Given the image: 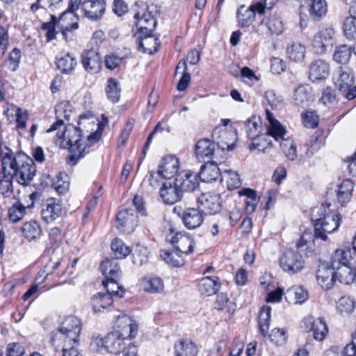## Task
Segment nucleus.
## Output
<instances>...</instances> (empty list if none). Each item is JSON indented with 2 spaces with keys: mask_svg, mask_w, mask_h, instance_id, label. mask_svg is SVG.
I'll list each match as a JSON object with an SVG mask.
<instances>
[{
  "mask_svg": "<svg viewBox=\"0 0 356 356\" xmlns=\"http://www.w3.org/2000/svg\"><path fill=\"white\" fill-rule=\"evenodd\" d=\"M66 268L67 266H63V260L61 259L56 261H50L44 267V272L47 271L44 279L54 280V277H61L65 274Z\"/></svg>",
  "mask_w": 356,
  "mask_h": 356,
  "instance_id": "39",
  "label": "nucleus"
},
{
  "mask_svg": "<svg viewBox=\"0 0 356 356\" xmlns=\"http://www.w3.org/2000/svg\"><path fill=\"white\" fill-rule=\"evenodd\" d=\"M134 37L136 39L138 51L149 54H153L158 51L160 42L159 39L155 38L152 33L141 34V33H135Z\"/></svg>",
  "mask_w": 356,
  "mask_h": 356,
  "instance_id": "16",
  "label": "nucleus"
},
{
  "mask_svg": "<svg viewBox=\"0 0 356 356\" xmlns=\"http://www.w3.org/2000/svg\"><path fill=\"white\" fill-rule=\"evenodd\" d=\"M81 330V323L79 319L74 316L67 318L63 325L53 333L51 342L55 350H58L63 342L78 343Z\"/></svg>",
  "mask_w": 356,
  "mask_h": 356,
  "instance_id": "4",
  "label": "nucleus"
},
{
  "mask_svg": "<svg viewBox=\"0 0 356 356\" xmlns=\"http://www.w3.org/2000/svg\"><path fill=\"white\" fill-rule=\"evenodd\" d=\"M159 193L163 202L166 204H173L180 201L183 197V193L175 179L163 182Z\"/></svg>",
  "mask_w": 356,
  "mask_h": 356,
  "instance_id": "15",
  "label": "nucleus"
},
{
  "mask_svg": "<svg viewBox=\"0 0 356 356\" xmlns=\"http://www.w3.org/2000/svg\"><path fill=\"white\" fill-rule=\"evenodd\" d=\"M266 112L267 119L270 124L268 129V134H270L276 141H280V138L285 135L286 131L282 125L273 118V114L268 110H266Z\"/></svg>",
  "mask_w": 356,
  "mask_h": 356,
  "instance_id": "43",
  "label": "nucleus"
},
{
  "mask_svg": "<svg viewBox=\"0 0 356 356\" xmlns=\"http://www.w3.org/2000/svg\"><path fill=\"white\" fill-rule=\"evenodd\" d=\"M352 253L350 248L337 249L331 256L330 266L334 269L349 264Z\"/></svg>",
  "mask_w": 356,
  "mask_h": 356,
  "instance_id": "37",
  "label": "nucleus"
},
{
  "mask_svg": "<svg viewBox=\"0 0 356 356\" xmlns=\"http://www.w3.org/2000/svg\"><path fill=\"white\" fill-rule=\"evenodd\" d=\"M335 30L332 26L322 27L314 35L312 47L317 54L330 51L334 42Z\"/></svg>",
  "mask_w": 356,
  "mask_h": 356,
  "instance_id": "7",
  "label": "nucleus"
},
{
  "mask_svg": "<svg viewBox=\"0 0 356 356\" xmlns=\"http://www.w3.org/2000/svg\"><path fill=\"white\" fill-rule=\"evenodd\" d=\"M4 149L6 152L1 159V166L5 168L6 165L13 177H17L19 184L27 186L37 172L33 160L25 154L15 155L7 147H4Z\"/></svg>",
  "mask_w": 356,
  "mask_h": 356,
  "instance_id": "2",
  "label": "nucleus"
},
{
  "mask_svg": "<svg viewBox=\"0 0 356 356\" xmlns=\"http://www.w3.org/2000/svg\"><path fill=\"white\" fill-rule=\"evenodd\" d=\"M220 168L218 167L217 161H207L202 165L199 172V178L204 182H211L221 177Z\"/></svg>",
  "mask_w": 356,
  "mask_h": 356,
  "instance_id": "30",
  "label": "nucleus"
},
{
  "mask_svg": "<svg viewBox=\"0 0 356 356\" xmlns=\"http://www.w3.org/2000/svg\"><path fill=\"white\" fill-rule=\"evenodd\" d=\"M266 98L273 109H280L284 105V99L282 96L277 95L273 90L266 92Z\"/></svg>",
  "mask_w": 356,
  "mask_h": 356,
  "instance_id": "62",
  "label": "nucleus"
},
{
  "mask_svg": "<svg viewBox=\"0 0 356 356\" xmlns=\"http://www.w3.org/2000/svg\"><path fill=\"white\" fill-rule=\"evenodd\" d=\"M355 307L354 300L349 296H342L337 303V308L341 314H349Z\"/></svg>",
  "mask_w": 356,
  "mask_h": 356,
  "instance_id": "59",
  "label": "nucleus"
},
{
  "mask_svg": "<svg viewBox=\"0 0 356 356\" xmlns=\"http://www.w3.org/2000/svg\"><path fill=\"white\" fill-rule=\"evenodd\" d=\"M111 250L118 259H124L131 252L130 248L118 238H115L112 241Z\"/></svg>",
  "mask_w": 356,
  "mask_h": 356,
  "instance_id": "54",
  "label": "nucleus"
},
{
  "mask_svg": "<svg viewBox=\"0 0 356 356\" xmlns=\"http://www.w3.org/2000/svg\"><path fill=\"white\" fill-rule=\"evenodd\" d=\"M289 295H293L296 303H303L308 299V292L302 286H292L287 291Z\"/></svg>",
  "mask_w": 356,
  "mask_h": 356,
  "instance_id": "63",
  "label": "nucleus"
},
{
  "mask_svg": "<svg viewBox=\"0 0 356 356\" xmlns=\"http://www.w3.org/2000/svg\"><path fill=\"white\" fill-rule=\"evenodd\" d=\"M280 266L284 271L296 274L304 268L305 262L299 252L289 249L280 257Z\"/></svg>",
  "mask_w": 356,
  "mask_h": 356,
  "instance_id": "12",
  "label": "nucleus"
},
{
  "mask_svg": "<svg viewBox=\"0 0 356 356\" xmlns=\"http://www.w3.org/2000/svg\"><path fill=\"white\" fill-rule=\"evenodd\" d=\"M335 275L341 283L350 284L354 282V270L348 265L335 269Z\"/></svg>",
  "mask_w": 356,
  "mask_h": 356,
  "instance_id": "56",
  "label": "nucleus"
},
{
  "mask_svg": "<svg viewBox=\"0 0 356 356\" xmlns=\"http://www.w3.org/2000/svg\"><path fill=\"white\" fill-rule=\"evenodd\" d=\"M104 288L106 289V294H109L113 298V296L121 298L124 291L122 287L119 285L118 280L103 281Z\"/></svg>",
  "mask_w": 356,
  "mask_h": 356,
  "instance_id": "60",
  "label": "nucleus"
},
{
  "mask_svg": "<svg viewBox=\"0 0 356 356\" xmlns=\"http://www.w3.org/2000/svg\"><path fill=\"white\" fill-rule=\"evenodd\" d=\"M13 177L8 168L1 166L0 171V194L3 197H10L13 193Z\"/></svg>",
  "mask_w": 356,
  "mask_h": 356,
  "instance_id": "34",
  "label": "nucleus"
},
{
  "mask_svg": "<svg viewBox=\"0 0 356 356\" xmlns=\"http://www.w3.org/2000/svg\"><path fill=\"white\" fill-rule=\"evenodd\" d=\"M195 156L200 162L213 159L216 154V143L209 139H201L195 147Z\"/></svg>",
  "mask_w": 356,
  "mask_h": 356,
  "instance_id": "24",
  "label": "nucleus"
},
{
  "mask_svg": "<svg viewBox=\"0 0 356 356\" xmlns=\"http://www.w3.org/2000/svg\"><path fill=\"white\" fill-rule=\"evenodd\" d=\"M170 243L182 254H188L193 252L195 242L191 235L188 233H176L172 236Z\"/></svg>",
  "mask_w": 356,
  "mask_h": 356,
  "instance_id": "22",
  "label": "nucleus"
},
{
  "mask_svg": "<svg viewBox=\"0 0 356 356\" xmlns=\"http://www.w3.org/2000/svg\"><path fill=\"white\" fill-rule=\"evenodd\" d=\"M143 287L145 291L150 293H161L165 289L163 280L159 277H145L143 280Z\"/></svg>",
  "mask_w": 356,
  "mask_h": 356,
  "instance_id": "41",
  "label": "nucleus"
},
{
  "mask_svg": "<svg viewBox=\"0 0 356 356\" xmlns=\"http://www.w3.org/2000/svg\"><path fill=\"white\" fill-rule=\"evenodd\" d=\"M220 288L218 277H205L198 284V290L201 294L209 296L215 294Z\"/></svg>",
  "mask_w": 356,
  "mask_h": 356,
  "instance_id": "36",
  "label": "nucleus"
},
{
  "mask_svg": "<svg viewBox=\"0 0 356 356\" xmlns=\"http://www.w3.org/2000/svg\"><path fill=\"white\" fill-rule=\"evenodd\" d=\"M284 135L282 138L280 145L286 156L291 161H293L297 157L296 147L293 141L290 138H284Z\"/></svg>",
  "mask_w": 356,
  "mask_h": 356,
  "instance_id": "57",
  "label": "nucleus"
},
{
  "mask_svg": "<svg viewBox=\"0 0 356 356\" xmlns=\"http://www.w3.org/2000/svg\"><path fill=\"white\" fill-rule=\"evenodd\" d=\"M22 232L24 238L31 241L39 238L42 233L40 223L36 220L26 222L22 227Z\"/></svg>",
  "mask_w": 356,
  "mask_h": 356,
  "instance_id": "38",
  "label": "nucleus"
},
{
  "mask_svg": "<svg viewBox=\"0 0 356 356\" xmlns=\"http://www.w3.org/2000/svg\"><path fill=\"white\" fill-rule=\"evenodd\" d=\"M199 177L197 174L188 171L178 175L175 179L181 193L193 192L199 186Z\"/></svg>",
  "mask_w": 356,
  "mask_h": 356,
  "instance_id": "27",
  "label": "nucleus"
},
{
  "mask_svg": "<svg viewBox=\"0 0 356 356\" xmlns=\"http://www.w3.org/2000/svg\"><path fill=\"white\" fill-rule=\"evenodd\" d=\"M220 181L225 182L228 189L238 188L241 185L239 175L237 172L226 170L221 174Z\"/></svg>",
  "mask_w": 356,
  "mask_h": 356,
  "instance_id": "52",
  "label": "nucleus"
},
{
  "mask_svg": "<svg viewBox=\"0 0 356 356\" xmlns=\"http://www.w3.org/2000/svg\"><path fill=\"white\" fill-rule=\"evenodd\" d=\"M115 318V327L113 331H119L124 334L127 338L132 339L136 336L138 325L136 322L129 316L125 314H118L114 316Z\"/></svg>",
  "mask_w": 356,
  "mask_h": 356,
  "instance_id": "19",
  "label": "nucleus"
},
{
  "mask_svg": "<svg viewBox=\"0 0 356 356\" xmlns=\"http://www.w3.org/2000/svg\"><path fill=\"white\" fill-rule=\"evenodd\" d=\"M181 252L177 250H161V257L168 264L175 267H179L184 264L185 260L181 255Z\"/></svg>",
  "mask_w": 356,
  "mask_h": 356,
  "instance_id": "47",
  "label": "nucleus"
},
{
  "mask_svg": "<svg viewBox=\"0 0 356 356\" xmlns=\"http://www.w3.org/2000/svg\"><path fill=\"white\" fill-rule=\"evenodd\" d=\"M61 211V206L54 199L48 200L42 205V218L47 223L51 222L60 216Z\"/></svg>",
  "mask_w": 356,
  "mask_h": 356,
  "instance_id": "29",
  "label": "nucleus"
},
{
  "mask_svg": "<svg viewBox=\"0 0 356 356\" xmlns=\"http://www.w3.org/2000/svg\"><path fill=\"white\" fill-rule=\"evenodd\" d=\"M106 94L108 100L112 103L119 102L121 95L120 83L114 78H109L106 86Z\"/></svg>",
  "mask_w": 356,
  "mask_h": 356,
  "instance_id": "45",
  "label": "nucleus"
},
{
  "mask_svg": "<svg viewBox=\"0 0 356 356\" xmlns=\"http://www.w3.org/2000/svg\"><path fill=\"white\" fill-rule=\"evenodd\" d=\"M329 74V64L324 60H314L309 65V78L313 82H317L325 79Z\"/></svg>",
  "mask_w": 356,
  "mask_h": 356,
  "instance_id": "26",
  "label": "nucleus"
},
{
  "mask_svg": "<svg viewBox=\"0 0 356 356\" xmlns=\"http://www.w3.org/2000/svg\"><path fill=\"white\" fill-rule=\"evenodd\" d=\"M259 6L256 3L252 4L249 7L241 6L237 11V18L238 25L241 27H248L254 21L255 13H259Z\"/></svg>",
  "mask_w": 356,
  "mask_h": 356,
  "instance_id": "28",
  "label": "nucleus"
},
{
  "mask_svg": "<svg viewBox=\"0 0 356 356\" xmlns=\"http://www.w3.org/2000/svg\"><path fill=\"white\" fill-rule=\"evenodd\" d=\"M154 11L156 12L154 6H147L145 11L143 13L138 12L135 14V26L137 29L136 33H141V34H151L153 33L157 25V22L153 15Z\"/></svg>",
  "mask_w": 356,
  "mask_h": 356,
  "instance_id": "11",
  "label": "nucleus"
},
{
  "mask_svg": "<svg viewBox=\"0 0 356 356\" xmlns=\"http://www.w3.org/2000/svg\"><path fill=\"white\" fill-rule=\"evenodd\" d=\"M261 130V122L259 118L252 116L245 122V131L248 138L252 140L256 138Z\"/></svg>",
  "mask_w": 356,
  "mask_h": 356,
  "instance_id": "48",
  "label": "nucleus"
},
{
  "mask_svg": "<svg viewBox=\"0 0 356 356\" xmlns=\"http://www.w3.org/2000/svg\"><path fill=\"white\" fill-rule=\"evenodd\" d=\"M176 356H197V349L191 341L182 340L175 345Z\"/></svg>",
  "mask_w": 356,
  "mask_h": 356,
  "instance_id": "46",
  "label": "nucleus"
},
{
  "mask_svg": "<svg viewBox=\"0 0 356 356\" xmlns=\"http://www.w3.org/2000/svg\"><path fill=\"white\" fill-rule=\"evenodd\" d=\"M100 268L102 274L105 277L104 281L118 280L121 270L117 262L113 259H106L101 264Z\"/></svg>",
  "mask_w": 356,
  "mask_h": 356,
  "instance_id": "32",
  "label": "nucleus"
},
{
  "mask_svg": "<svg viewBox=\"0 0 356 356\" xmlns=\"http://www.w3.org/2000/svg\"><path fill=\"white\" fill-rule=\"evenodd\" d=\"M81 9L84 16L92 21L99 19L106 10L104 0H88L82 3Z\"/></svg>",
  "mask_w": 356,
  "mask_h": 356,
  "instance_id": "20",
  "label": "nucleus"
},
{
  "mask_svg": "<svg viewBox=\"0 0 356 356\" xmlns=\"http://www.w3.org/2000/svg\"><path fill=\"white\" fill-rule=\"evenodd\" d=\"M78 343H70L69 341L63 342L56 352L61 351L63 356H81L78 350L75 348V345Z\"/></svg>",
  "mask_w": 356,
  "mask_h": 356,
  "instance_id": "64",
  "label": "nucleus"
},
{
  "mask_svg": "<svg viewBox=\"0 0 356 356\" xmlns=\"http://www.w3.org/2000/svg\"><path fill=\"white\" fill-rule=\"evenodd\" d=\"M127 339L124 334L119 331H113L108 333L104 338H95L92 340V346L101 344L106 350L111 353L119 354L124 349V340Z\"/></svg>",
  "mask_w": 356,
  "mask_h": 356,
  "instance_id": "9",
  "label": "nucleus"
},
{
  "mask_svg": "<svg viewBox=\"0 0 356 356\" xmlns=\"http://www.w3.org/2000/svg\"><path fill=\"white\" fill-rule=\"evenodd\" d=\"M270 311L271 309L269 306H264L259 314V328L264 337L268 336L270 321ZM268 337L277 345H282L286 341V332L284 329L275 328L271 331Z\"/></svg>",
  "mask_w": 356,
  "mask_h": 356,
  "instance_id": "5",
  "label": "nucleus"
},
{
  "mask_svg": "<svg viewBox=\"0 0 356 356\" xmlns=\"http://www.w3.org/2000/svg\"><path fill=\"white\" fill-rule=\"evenodd\" d=\"M238 195L239 196L246 197L245 200V212L248 214L252 213L255 211L259 202L256 192L250 188H243L238 191Z\"/></svg>",
  "mask_w": 356,
  "mask_h": 356,
  "instance_id": "42",
  "label": "nucleus"
},
{
  "mask_svg": "<svg viewBox=\"0 0 356 356\" xmlns=\"http://www.w3.org/2000/svg\"><path fill=\"white\" fill-rule=\"evenodd\" d=\"M131 252L132 261L134 265L141 266L147 261L149 252L146 247L140 244H136Z\"/></svg>",
  "mask_w": 356,
  "mask_h": 356,
  "instance_id": "55",
  "label": "nucleus"
},
{
  "mask_svg": "<svg viewBox=\"0 0 356 356\" xmlns=\"http://www.w3.org/2000/svg\"><path fill=\"white\" fill-rule=\"evenodd\" d=\"M113 303V298L109 294L98 293L92 298V305L95 312H104Z\"/></svg>",
  "mask_w": 356,
  "mask_h": 356,
  "instance_id": "44",
  "label": "nucleus"
},
{
  "mask_svg": "<svg viewBox=\"0 0 356 356\" xmlns=\"http://www.w3.org/2000/svg\"><path fill=\"white\" fill-rule=\"evenodd\" d=\"M353 49L346 44L338 46L334 50L333 60L340 64L346 65L352 56Z\"/></svg>",
  "mask_w": 356,
  "mask_h": 356,
  "instance_id": "51",
  "label": "nucleus"
},
{
  "mask_svg": "<svg viewBox=\"0 0 356 356\" xmlns=\"http://www.w3.org/2000/svg\"><path fill=\"white\" fill-rule=\"evenodd\" d=\"M179 166L178 159L173 155H168L163 158L157 171L162 179L170 180L177 174Z\"/></svg>",
  "mask_w": 356,
  "mask_h": 356,
  "instance_id": "23",
  "label": "nucleus"
},
{
  "mask_svg": "<svg viewBox=\"0 0 356 356\" xmlns=\"http://www.w3.org/2000/svg\"><path fill=\"white\" fill-rule=\"evenodd\" d=\"M272 136L268 134V130L266 134L259 135L256 138L252 140L250 145H249V149L250 150L257 149L258 151L264 152L268 147L272 145L270 140Z\"/></svg>",
  "mask_w": 356,
  "mask_h": 356,
  "instance_id": "53",
  "label": "nucleus"
},
{
  "mask_svg": "<svg viewBox=\"0 0 356 356\" xmlns=\"http://www.w3.org/2000/svg\"><path fill=\"white\" fill-rule=\"evenodd\" d=\"M137 223V216L133 209H122L116 216V227L121 232L132 233Z\"/></svg>",
  "mask_w": 356,
  "mask_h": 356,
  "instance_id": "14",
  "label": "nucleus"
},
{
  "mask_svg": "<svg viewBox=\"0 0 356 356\" xmlns=\"http://www.w3.org/2000/svg\"><path fill=\"white\" fill-rule=\"evenodd\" d=\"M335 77V84L341 92H347L355 82L353 70L347 67H339Z\"/></svg>",
  "mask_w": 356,
  "mask_h": 356,
  "instance_id": "25",
  "label": "nucleus"
},
{
  "mask_svg": "<svg viewBox=\"0 0 356 356\" xmlns=\"http://www.w3.org/2000/svg\"><path fill=\"white\" fill-rule=\"evenodd\" d=\"M308 7L309 16L314 21L323 19L328 11V6L325 0H310Z\"/></svg>",
  "mask_w": 356,
  "mask_h": 356,
  "instance_id": "33",
  "label": "nucleus"
},
{
  "mask_svg": "<svg viewBox=\"0 0 356 356\" xmlns=\"http://www.w3.org/2000/svg\"><path fill=\"white\" fill-rule=\"evenodd\" d=\"M173 212L181 219L184 226L188 229L199 227L204 221L202 213L199 209L176 206Z\"/></svg>",
  "mask_w": 356,
  "mask_h": 356,
  "instance_id": "10",
  "label": "nucleus"
},
{
  "mask_svg": "<svg viewBox=\"0 0 356 356\" xmlns=\"http://www.w3.org/2000/svg\"><path fill=\"white\" fill-rule=\"evenodd\" d=\"M316 277L321 287L325 290H329L333 287L336 281L335 269L328 263H321L316 271Z\"/></svg>",
  "mask_w": 356,
  "mask_h": 356,
  "instance_id": "17",
  "label": "nucleus"
},
{
  "mask_svg": "<svg viewBox=\"0 0 356 356\" xmlns=\"http://www.w3.org/2000/svg\"><path fill=\"white\" fill-rule=\"evenodd\" d=\"M306 50L307 47L305 44L298 42H293L287 46L286 54L287 58L291 61L300 63L303 61L305 57Z\"/></svg>",
  "mask_w": 356,
  "mask_h": 356,
  "instance_id": "35",
  "label": "nucleus"
},
{
  "mask_svg": "<svg viewBox=\"0 0 356 356\" xmlns=\"http://www.w3.org/2000/svg\"><path fill=\"white\" fill-rule=\"evenodd\" d=\"M283 31V22L276 14L265 17L256 28V32L265 39H269L273 35H280Z\"/></svg>",
  "mask_w": 356,
  "mask_h": 356,
  "instance_id": "8",
  "label": "nucleus"
},
{
  "mask_svg": "<svg viewBox=\"0 0 356 356\" xmlns=\"http://www.w3.org/2000/svg\"><path fill=\"white\" fill-rule=\"evenodd\" d=\"M82 65L84 69L91 73L96 74L102 68V58L99 54L95 49L84 50L81 54Z\"/></svg>",
  "mask_w": 356,
  "mask_h": 356,
  "instance_id": "21",
  "label": "nucleus"
},
{
  "mask_svg": "<svg viewBox=\"0 0 356 356\" xmlns=\"http://www.w3.org/2000/svg\"><path fill=\"white\" fill-rule=\"evenodd\" d=\"M311 220L314 227L315 238L326 241L327 234H332L338 230L341 216L339 213L327 214L326 208L321 204L312 209Z\"/></svg>",
  "mask_w": 356,
  "mask_h": 356,
  "instance_id": "3",
  "label": "nucleus"
},
{
  "mask_svg": "<svg viewBox=\"0 0 356 356\" xmlns=\"http://www.w3.org/2000/svg\"><path fill=\"white\" fill-rule=\"evenodd\" d=\"M68 8L60 15L58 25L65 40L67 39L73 31L79 28L78 17L74 14L81 3V0H69Z\"/></svg>",
  "mask_w": 356,
  "mask_h": 356,
  "instance_id": "6",
  "label": "nucleus"
},
{
  "mask_svg": "<svg viewBox=\"0 0 356 356\" xmlns=\"http://www.w3.org/2000/svg\"><path fill=\"white\" fill-rule=\"evenodd\" d=\"M311 99L310 88L308 86H300L294 90L293 100L296 105L305 107Z\"/></svg>",
  "mask_w": 356,
  "mask_h": 356,
  "instance_id": "50",
  "label": "nucleus"
},
{
  "mask_svg": "<svg viewBox=\"0 0 356 356\" xmlns=\"http://www.w3.org/2000/svg\"><path fill=\"white\" fill-rule=\"evenodd\" d=\"M77 65L76 58L70 53L58 57L56 66L63 72L69 74L72 72Z\"/></svg>",
  "mask_w": 356,
  "mask_h": 356,
  "instance_id": "40",
  "label": "nucleus"
},
{
  "mask_svg": "<svg viewBox=\"0 0 356 356\" xmlns=\"http://www.w3.org/2000/svg\"><path fill=\"white\" fill-rule=\"evenodd\" d=\"M198 207L202 213L215 215L221 209V197L216 193H206L198 198Z\"/></svg>",
  "mask_w": 356,
  "mask_h": 356,
  "instance_id": "13",
  "label": "nucleus"
},
{
  "mask_svg": "<svg viewBox=\"0 0 356 356\" xmlns=\"http://www.w3.org/2000/svg\"><path fill=\"white\" fill-rule=\"evenodd\" d=\"M305 329L313 332L314 339L316 341H323L328 333V328L322 318L314 319L312 316L304 319Z\"/></svg>",
  "mask_w": 356,
  "mask_h": 356,
  "instance_id": "18",
  "label": "nucleus"
},
{
  "mask_svg": "<svg viewBox=\"0 0 356 356\" xmlns=\"http://www.w3.org/2000/svg\"><path fill=\"white\" fill-rule=\"evenodd\" d=\"M70 108L71 106L68 102H63L56 105L55 108V114L57 120L50 127L49 129H47V132L56 131L58 129V127L63 126V120L62 118L67 120H69L71 112Z\"/></svg>",
  "mask_w": 356,
  "mask_h": 356,
  "instance_id": "31",
  "label": "nucleus"
},
{
  "mask_svg": "<svg viewBox=\"0 0 356 356\" xmlns=\"http://www.w3.org/2000/svg\"><path fill=\"white\" fill-rule=\"evenodd\" d=\"M63 241L61 230L57 227L51 228L49 232V238L47 242L45 251L50 254L60 246Z\"/></svg>",
  "mask_w": 356,
  "mask_h": 356,
  "instance_id": "49",
  "label": "nucleus"
},
{
  "mask_svg": "<svg viewBox=\"0 0 356 356\" xmlns=\"http://www.w3.org/2000/svg\"><path fill=\"white\" fill-rule=\"evenodd\" d=\"M343 29L347 38L356 40V17H347L343 22Z\"/></svg>",
  "mask_w": 356,
  "mask_h": 356,
  "instance_id": "61",
  "label": "nucleus"
},
{
  "mask_svg": "<svg viewBox=\"0 0 356 356\" xmlns=\"http://www.w3.org/2000/svg\"><path fill=\"white\" fill-rule=\"evenodd\" d=\"M87 120L88 118L86 115H81L78 122L79 127L68 124L60 135L57 134L56 143L60 147L69 150L68 163L71 165H76L81 159L88 154L90 146L97 143L101 138V134L95 131L87 136L88 144L84 143L82 126L85 124L84 121Z\"/></svg>",
  "mask_w": 356,
  "mask_h": 356,
  "instance_id": "1",
  "label": "nucleus"
},
{
  "mask_svg": "<svg viewBox=\"0 0 356 356\" xmlns=\"http://www.w3.org/2000/svg\"><path fill=\"white\" fill-rule=\"evenodd\" d=\"M26 207L20 202L13 204L8 209L9 220L13 222L19 221L25 215Z\"/></svg>",
  "mask_w": 356,
  "mask_h": 356,
  "instance_id": "58",
  "label": "nucleus"
}]
</instances>
